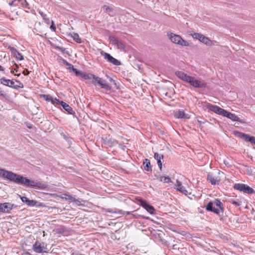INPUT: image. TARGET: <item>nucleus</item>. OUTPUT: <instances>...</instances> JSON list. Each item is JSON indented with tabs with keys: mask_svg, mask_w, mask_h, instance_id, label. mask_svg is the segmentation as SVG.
I'll list each match as a JSON object with an SVG mask.
<instances>
[{
	"mask_svg": "<svg viewBox=\"0 0 255 255\" xmlns=\"http://www.w3.org/2000/svg\"><path fill=\"white\" fill-rule=\"evenodd\" d=\"M206 209L209 211L213 212L219 216H223L224 209L223 204L219 199H215L214 202H209Z\"/></svg>",
	"mask_w": 255,
	"mask_h": 255,
	"instance_id": "nucleus-1",
	"label": "nucleus"
},
{
	"mask_svg": "<svg viewBox=\"0 0 255 255\" xmlns=\"http://www.w3.org/2000/svg\"><path fill=\"white\" fill-rule=\"evenodd\" d=\"M11 181L14 182L17 184H20L23 185L29 186L31 187H36L38 186L37 182L30 180L26 177L14 173Z\"/></svg>",
	"mask_w": 255,
	"mask_h": 255,
	"instance_id": "nucleus-2",
	"label": "nucleus"
},
{
	"mask_svg": "<svg viewBox=\"0 0 255 255\" xmlns=\"http://www.w3.org/2000/svg\"><path fill=\"white\" fill-rule=\"evenodd\" d=\"M168 37L171 41L176 44L184 46H188L189 45L188 42L185 41L182 37L177 34L173 33H168Z\"/></svg>",
	"mask_w": 255,
	"mask_h": 255,
	"instance_id": "nucleus-3",
	"label": "nucleus"
},
{
	"mask_svg": "<svg viewBox=\"0 0 255 255\" xmlns=\"http://www.w3.org/2000/svg\"><path fill=\"white\" fill-rule=\"evenodd\" d=\"M15 81L18 84V85H14V82L13 80L7 79L5 78H2L0 79V84L4 86H6L14 89H18L19 88H23V84L20 81L18 80H15Z\"/></svg>",
	"mask_w": 255,
	"mask_h": 255,
	"instance_id": "nucleus-4",
	"label": "nucleus"
},
{
	"mask_svg": "<svg viewBox=\"0 0 255 255\" xmlns=\"http://www.w3.org/2000/svg\"><path fill=\"white\" fill-rule=\"evenodd\" d=\"M191 35L193 38L198 39L200 42L205 44L207 46H211L213 44L212 40L201 33L194 32L193 33H191Z\"/></svg>",
	"mask_w": 255,
	"mask_h": 255,
	"instance_id": "nucleus-5",
	"label": "nucleus"
},
{
	"mask_svg": "<svg viewBox=\"0 0 255 255\" xmlns=\"http://www.w3.org/2000/svg\"><path fill=\"white\" fill-rule=\"evenodd\" d=\"M92 82L94 84L98 85L102 88L106 90L110 91L112 89L111 86L105 80H104L99 77H96L95 76V78L94 79V80L92 81Z\"/></svg>",
	"mask_w": 255,
	"mask_h": 255,
	"instance_id": "nucleus-6",
	"label": "nucleus"
},
{
	"mask_svg": "<svg viewBox=\"0 0 255 255\" xmlns=\"http://www.w3.org/2000/svg\"><path fill=\"white\" fill-rule=\"evenodd\" d=\"M33 250L37 253H45L47 250V245L41 241H37L33 245Z\"/></svg>",
	"mask_w": 255,
	"mask_h": 255,
	"instance_id": "nucleus-7",
	"label": "nucleus"
},
{
	"mask_svg": "<svg viewBox=\"0 0 255 255\" xmlns=\"http://www.w3.org/2000/svg\"><path fill=\"white\" fill-rule=\"evenodd\" d=\"M110 42L121 51H125L126 49V45L121 40L116 38L114 36H110L109 37Z\"/></svg>",
	"mask_w": 255,
	"mask_h": 255,
	"instance_id": "nucleus-8",
	"label": "nucleus"
},
{
	"mask_svg": "<svg viewBox=\"0 0 255 255\" xmlns=\"http://www.w3.org/2000/svg\"><path fill=\"white\" fill-rule=\"evenodd\" d=\"M101 54L104 58L108 60V62L112 63L113 64L119 66L121 64L120 61L112 56L110 54L102 51Z\"/></svg>",
	"mask_w": 255,
	"mask_h": 255,
	"instance_id": "nucleus-9",
	"label": "nucleus"
},
{
	"mask_svg": "<svg viewBox=\"0 0 255 255\" xmlns=\"http://www.w3.org/2000/svg\"><path fill=\"white\" fill-rule=\"evenodd\" d=\"M207 108L210 111L223 116H224L226 111L225 110L222 109L216 105H213L211 104H209L207 105Z\"/></svg>",
	"mask_w": 255,
	"mask_h": 255,
	"instance_id": "nucleus-10",
	"label": "nucleus"
},
{
	"mask_svg": "<svg viewBox=\"0 0 255 255\" xmlns=\"http://www.w3.org/2000/svg\"><path fill=\"white\" fill-rule=\"evenodd\" d=\"M224 117H227L228 119H231L233 121H237L242 124L245 123V121L244 120L240 119L238 116L236 115L231 113V112H228L226 110L225 113L224 115Z\"/></svg>",
	"mask_w": 255,
	"mask_h": 255,
	"instance_id": "nucleus-11",
	"label": "nucleus"
},
{
	"mask_svg": "<svg viewBox=\"0 0 255 255\" xmlns=\"http://www.w3.org/2000/svg\"><path fill=\"white\" fill-rule=\"evenodd\" d=\"M14 173L3 169H0V177L6 178L11 181Z\"/></svg>",
	"mask_w": 255,
	"mask_h": 255,
	"instance_id": "nucleus-12",
	"label": "nucleus"
},
{
	"mask_svg": "<svg viewBox=\"0 0 255 255\" xmlns=\"http://www.w3.org/2000/svg\"><path fill=\"white\" fill-rule=\"evenodd\" d=\"M13 205L10 203H0V212L8 213L13 208Z\"/></svg>",
	"mask_w": 255,
	"mask_h": 255,
	"instance_id": "nucleus-13",
	"label": "nucleus"
},
{
	"mask_svg": "<svg viewBox=\"0 0 255 255\" xmlns=\"http://www.w3.org/2000/svg\"><path fill=\"white\" fill-rule=\"evenodd\" d=\"M207 179L214 185H219L220 182V178L219 177L215 176L211 173L208 174Z\"/></svg>",
	"mask_w": 255,
	"mask_h": 255,
	"instance_id": "nucleus-14",
	"label": "nucleus"
},
{
	"mask_svg": "<svg viewBox=\"0 0 255 255\" xmlns=\"http://www.w3.org/2000/svg\"><path fill=\"white\" fill-rule=\"evenodd\" d=\"M238 133L241 138L245 139V140L250 142L252 144L255 145V137L241 132H238Z\"/></svg>",
	"mask_w": 255,
	"mask_h": 255,
	"instance_id": "nucleus-15",
	"label": "nucleus"
},
{
	"mask_svg": "<svg viewBox=\"0 0 255 255\" xmlns=\"http://www.w3.org/2000/svg\"><path fill=\"white\" fill-rule=\"evenodd\" d=\"M175 188L176 189V190L182 194L187 195L188 192L186 189V188L182 185V182H180L179 180H176V183L175 184Z\"/></svg>",
	"mask_w": 255,
	"mask_h": 255,
	"instance_id": "nucleus-16",
	"label": "nucleus"
},
{
	"mask_svg": "<svg viewBox=\"0 0 255 255\" xmlns=\"http://www.w3.org/2000/svg\"><path fill=\"white\" fill-rule=\"evenodd\" d=\"M21 200L23 203H25L27 205L30 207L40 206L39 205H37L38 203L37 201L34 200H30L26 197H21Z\"/></svg>",
	"mask_w": 255,
	"mask_h": 255,
	"instance_id": "nucleus-17",
	"label": "nucleus"
},
{
	"mask_svg": "<svg viewBox=\"0 0 255 255\" xmlns=\"http://www.w3.org/2000/svg\"><path fill=\"white\" fill-rule=\"evenodd\" d=\"M175 74L179 79L186 83L187 82L189 77H190V76L188 75L184 72L180 71H176Z\"/></svg>",
	"mask_w": 255,
	"mask_h": 255,
	"instance_id": "nucleus-18",
	"label": "nucleus"
},
{
	"mask_svg": "<svg viewBox=\"0 0 255 255\" xmlns=\"http://www.w3.org/2000/svg\"><path fill=\"white\" fill-rule=\"evenodd\" d=\"M141 206L149 213L153 214L155 212V209L153 207L148 204L145 201H141Z\"/></svg>",
	"mask_w": 255,
	"mask_h": 255,
	"instance_id": "nucleus-19",
	"label": "nucleus"
},
{
	"mask_svg": "<svg viewBox=\"0 0 255 255\" xmlns=\"http://www.w3.org/2000/svg\"><path fill=\"white\" fill-rule=\"evenodd\" d=\"M175 116L179 119H188L190 118V116L188 114H186L183 111L179 110L176 113Z\"/></svg>",
	"mask_w": 255,
	"mask_h": 255,
	"instance_id": "nucleus-20",
	"label": "nucleus"
},
{
	"mask_svg": "<svg viewBox=\"0 0 255 255\" xmlns=\"http://www.w3.org/2000/svg\"><path fill=\"white\" fill-rule=\"evenodd\" d=\"M10 51L13 56L17 60H22L23 59V56L15 48L10 47Z\"/></svg>",
	"mask_w": 255,
	"mask_h": 255,
	"instance_id": "nucleus-21",
	"label": "nucleus"
},
{
	"mask_svg": "<svg viewBox=\"0 0 255 255\" xmlns=\"http://www.w3.org/2000/svg\"><path fill=\"white\" fill-rule=\"evenodd\" d=\"M61 105L62 106L63 109L67 111L69 114L74 115L75 114L74 111L73 110V109L67 104L66 103L61 101Z\"/></svg>",
	"mask_w": 255,
	"mask_h": 255,
	"instance_id": "nucleus-22",
	"label": "nucleus"
},
{
	"mask_svg": "<svg viewBox=\"0 0 255 255\" xmlns=\"http://www.w3.org/2000/svg\"><path fill=\"white\" fill-rule=\"evenodd\" d=\"M154 158L157 160V163L160 170L162 169V162L161 159L163 158V155L162 154H158V153H154Z\"/></svg>",
	"mask_w": 255,
	"mask_h": 255,
	"instance_id": "nucleus-23",
	"label": "nucleus"
},
{
	"mask_svg": "<svg viewBox=\"0 0 255 255\" xmlns=\"http://www.w3.org/2000/svg\"><path fill=\"white\" fill-rule=\"evenodd\" d=\"M95 75L90 74V73H87L86 72H82V73L81 74L80 77L85 79V80H89V79H92V80H94V79L95 78Z\"/></svg>",
	"mask_w": 255,
	"mask_h": 255,
	"instance_id": "nucleus-24",
	"label": "nucleus"
},
{
	"mask_svg": "<svg viewBox=\"0 0 255 255\" xmlns=\"http://www.w3.org/2000/svg\"><path fill=\"white\" fill-rule=\"evenodd\" d=\"M61 198L65 199V200L70 201L71 202H79V200L75 199L74 197L72 196L67 194H63L61 196Z\"/></svg>",
	"mask_w": 255,
	"mask_h": 255,
	"instance_id": "nucleus-25",
	"label": "nucleus"
},
{
	"mask_svg": "<svg viewBox=\"0 0 255 255\" xmlns=\"http://www.w3.org/2000/svg\"><path fill=\"white\" fill-rule=\"evenodd\" d=\"M192 86L195 88H201L205 87L206 84L202 81L195 79Z\"/></svg>",
	"mask_w": 255,
	"mask_h": 255,
	"instance_id": "nucleus-26",
	"label": "nucleus"
},
{
	"mask_svg": "<svg viewBox=\"0 0 255 255\" xmlns=\"http://www.w3.org/2000/svg\"><path fill=\"white\" fill-rule=\"evenodd\" d=\"M143 164L144 169L147 171H151L152 169L150 166V162L148 159H144Z\"/></svg>",
	"mask_w": 255,
	"mask_h": 255,
	"instance_id": "nucleus-27",
	"label": "nucleus"
},
{
	"mask_svg": "<svg viewBox=\"0 0 255 255\" xmlns=\"http://www.w3.org/2000/svg\"><path fill=\"white\" fill-rule=\"evenodd\" d=\"M244 193H247V194H254L255 193V190L252 188L251 187H249L247 185L245 184V187H244L243 191Z\"/></svg>",
	"mask_w": 255,
	"mask_h": 255,
	"instance_id": "nucleus-28",
	"label": "nucleus"
},
{
	"mask_svg": "<svg viewBox=\"0 0 255 255\" xmlns=\"http://www.w3.org/2000/svg\"><path fill=\"white\" fill-rule=\"evenodd\" d=\"M18 2L20 3V5L24 8L27 9H29V4L26 0H17Z\"/></svg>",
	"mask_w": 255,
	"mask_h": 255,
	"instance_id": "nucleus-29",
	"label": "nucleus"
},
{
	"mask_svg": "<svg viewBox=\"0 0 255 255\" xmlns=\"http://www.w3.org/2000/svg\"><path fill=\"white\" fill-rule=\"evenodd\" d=\"M245 187V184L241 183H236L234 186V188L236 190H239L241 192L243 191L244 187Z\"/></svg>",
	"mask_w": 255,
	"mask_h": 255,
	"instance_id": "nucleus-30",
	"label": "nucleus"
},
{
	"mask_svg": "<svg viewBox=\"0 0 255 255\" xmlns=\"http://www.w3.org/2000/svg\"><path fill=\"white\" fill-rule=\"evenodd\" d=\"M229 202L232 204L235 205L236 206H239L241 205V201H240L239 199H231L229 200Z\"/></svg>",
	"mask_w": 255,
	"mask_h": 255,
	"instance_id": "nucleus-31",
	"label": "nucleus"
},
{
	"mask_svg": "<svg viewBox=\"0 0 255 255\" xmlns=\"http://www.w3.org/2000/svg\"><path fill=\"white\" fill-rule=\"evenodd\" d=\"M105 144L108 145L109 146H113L116 144L118 143V142L117 141V140H112V139H109L108 140H105Z\"/></svg>",
	"mask_w": 255,
	"mask_h": 255,
	"instance_id": "nucleus-32",
	"label": "nucleus"
},
{
	"mask_svg": "<svg viewBox=\"0 0 255 255\" xmlns=\"http://www.w3.org/2000/svg\"><path fill=\"white\" fill-rule=\"evenodd\" d=\"M71 250L70 255H85L81 252L77 250Z\"/></svg>",
	"mask_w": 255,
	"mask_h": 255,
	"instance_id": "nucleus-33",
	"label": "nucleus"
},
{
	"mask_svg": "<svg viewBox=\"0 0 255 255\" xmlns=\"http://www.w3.org/2000/svg\"><path fill=\"white\" fill-rule=\"evenodd\" d=\"M160 181L163 182L164 183H169L171 182L170 178L168 176H160Z\"/></svg>",
	"mask_w": 255,
	"mask_h": 255,
	"instance_id": "nucleus-34",
	"label": "nucleus"
},
{
	"mask_svg": "<svg viewBox=\"0 0 255 255\" xmlns=\"http://www.w3.org/2000/svg\"><path fill=\"white\" fill-rule=\"evenodd\" d=\"M70 66L72 67V70L73 71V72H74L75 75L77 76L80 77L82 71L78 70L77 69L75 68L72 65H70Z\"/></svg>",
	"mask_w": 255,
	"mask_h": 255,
	"instance_id": "nucleus-35",
	"label": "nucleus"
},
{
	"mask_svg": "<svg viewBox=\"0 0 255 255\" xmlns=\"http://www.w3.org/2000/svg\"><path fill=\"white\" fill-rule=\"evenodd\" d=\"M109 212H110V213H118V214H123V215L130 214V212H126V211H122V210H118V211L115 210V211H109Z\"/></svg>",
	"mask_w": 255,
	"mask_h": 255,
	"instance_id": "nucleus-36",
	"label": "nucleus"
},
{
	"mask_svg": "<svg viewBox=\"0 0 255 255\" xmlns=\"http://www.w3.org/2000/svg\"><path fill=\"white\" fill-rule=\"evenodd\" d=\"M72 37L74 40H75L77 42L79 43L81 42V39L80 38L79 36L77 33H74L72 35Z\"/></svg>",
	"mask_w": 255,
	"mask_h": 255,
	"instance_id": "nucleus-37",
	"label": "nucleus"
},
{
	"mask_svg": "<svg viewBox=\"0 0 255 255\" xmlns=\"http://www.w3.org/2000/svg\"><path fill=\"white\" fill-rule=\"evenodd\" d=\"M50 102L54 105H61V101H60L59 100H57L56 98H52Z\"/></svg>",
	"mask_w": 255,
	"mask_h": 255,
	"instance_id": "nucleus-38",
	"label": "nucleus"
},
{
	"mask_svg": "<svg viewBox=\"0 0 255 255\" xmlns=\"http://www.w3.org/2000/svg\"><path fill=\"white\" fill-rule=\"evenodd\" d=\"M103 8L105 10V11L107 12H113V9L109 6H107L106 5H104L103 6Z\"/></svg>",
	"mask_w": 255,
	"mask_h": 255,
	"instance_id": "nucleus-39",
	"label": "nucleus"
},
{
	"mask_svg": "<svg viewBox=\"0 0 255 255\" xmlns=\"http://www.w3.org/2000/svg\"><path fill=\"white\" fill-rule=\"evenodd\" d=\"M42 96L44 98V99L48 102H51V100L53 98L52 97L47 95H43Z\"/></svg>",
	"mask_w": 255,
	"mask_h": 255,
	"instance_id": "nucleus-40",
	"label": "nucleus"
},
{
	"mask_svg": "<svg viewBox=\"0 0 255 255\" xmlns=\"http://www.w3.org/2000/svg\"><path fill=\"white\" fill-rule=\"evenodd\" d=\"M195 80V79L194 77L190 76L187 83L190 84L192 86Z\"/></svg>",
	"mask_w": 255,
	"mask_h": 255,
	"instance_id": "nucleus-41",
	"label": "nucleus"
},
{
	"mask_svg": "<svg viewBox=\"0 0 255 255\" xmlns=\"http://www.w3.org/2000/svg\"><path fill=\"white\" fill-rule=\"evenodd\" d=\"M17 1V0H14L12 1L11 2L9 3V5H10V6H12V5L16 6V5H18V3H16Z\"/></svg>",
	"mask_w": 255,
	"mask_h": 255,
	"instance_id": "nucleus-42",
	"label": "nucleus"
},
{
	"mask_svg": "<svg viewBox=\"0 0 255 255\" xmlns=\"http://www.w3.org/2000/svg\"><path fill=\"white\" fill-rule=\"evenodd\" d=\"M106 77H107L110 82L113 83L114 84H116L115 80H113L110 76L106 75Z\"/></svg>",
	"mask_w": 255,
	"mask_h": 255,
	"instance_id": "nucleus-43",
	"label": "nucleus"
},
{
	"mask_svg": "<svg viewBox=\"0 0 255 255\" xmlns=\"http://www.w3.org/2000/svg\"><path fill=\"white\" fill-rule=\"evenodd\" d=\"M161 241L162 242V244L165 246H168L170 244L167 240H161Z\"/></svg>",
	"mask_w": 255,
	"mask_h": 255,
	"instance_id": "nucleus-44",
	"label": "nucleus"
},
{
	"mask_svg": "<svg viewBox=\"0 0 255 255\" xmlns=\"http://www.w3.org/2000/svg\"><path fill=\"white\" fill-rule=\"evenodd\" d=\"M29 73V72L27 70H24L22 72V74L24 75H28Z\"/></svg>",
	"mask_w": 255,
	"mask_h": 255,
	"instance_id": "nucleus-45",
	"label": "nucleus"
},
{
	"mask_svg": "<svg viewBox=\"0 0 255 255\" xmlns=\"http://www.w3.org/2000/svg\"><path fill=\"white\" fill-rule=\"evenodd\" d=\"M172 247L173 249H177L179 248L177 246V245H173Z\"/></svg>",
	"mask_w": 255,
	"mask_h": 255,
	"instance_id": "nucleus-46",
	"label": "nucleus"
},
{
	"mask_svg": "<svg viewBox=\"0 0 255 255\" xmlns=\"http://www.w3.org/2000/svg\"><path fill=\"white\" fill-rule=\"evenodd\" d=\"M0 96H4L3 91H2L0 88Z\"/></svg>",
	"mask_w": 255,
	"mask_h": 255,
	"instance_id": "nucleus-47",
	"label": "nucleus"
},
{
	"mask_svg": "<svg viewBox=\"0 0 255 255\" xmlns=\"http://www.w3.org/2000/svg\"><path fill=\"white\" fill-rule=\"evenodd\" d=\"M39 13L44 18V16H46V15L43 14L42 12H39Z\"/></svg>",
	"mask_w": 255,
	"mask_h": 255,
	"instance_id": "nucleus-48",
	"label": "nucleus"
},
{
	"mask_svg": "<svg viewBox=\"0 0 255 255\" xmlns=\"http://www.w3.org/2000/svg\"><path fill=\"white\" fill-rule=\"evenodd\" d=\"M64 62H65L66 64L67 65H68V66H70V65H71V64H70L68 62H67L66 61H64Z\"/></svg>",
	"mask_w": 255,
	"mask_h": 255,
	"instance_id": "nucleus-49",
	"label": "nucleus"
},
{
	"mask_svg": "<svg viewBox=\"0 0 255 255\" xmlns=\"http://www.w3.org/2000/svg\"><path fill=\"white\" fill-rule=\"evenodd\" d=\"M4 70V68L1 65H0V71H3Z\"/></svg>",
	"mask_w": 255,
	"mask_h": 255,
	"instance_id": "nucleus-50",
	"label": "nucleus"
},
{
	"mask_svg": "<svg viewBox=\"0 0 255 255\" xmlns=\"http://www.w3.org/2000/svg\"><path fill=\"white\" fill-rule=\"evenodd\" d=\"M50 28H52V29H53L54 30H55V27L54 26H53V25H51V26H50Z\"/></svg>",
	"mask_w": 255,
	"mask_h": 255,
	"instance_id": "nucleus-51",
	"label": "nucleus"
},
{
	"mask_svg": "<svg viewBox=\"0 0 255 255\" xmlns=\"http://www.w3.org/2000/svg\"><path fill=\"white\" fill-rule=\"evenodd\" d=\"M15 71H16L15 69H14V70H11V72L12 73H14V72H15Z\"/></svg>",
	"mask_w": 255,
	"mask_h": 255,
	"instance_id": "nucleus-52",
	"label": "nucleus"
},
{
	"mask_svg": "<svg viewBox=\"0 0 255 255\" xmlns=\"http://www.w3.org/2000/svg\"><path fill=\"white\" fill-rule=\"evenodd\" d=\"M68 68L70 70H72V67L71 66H69Z\"/></svg>",
	"mask_w": 255,
	"mask_h": 255,
	"instance_id": "nucleus-53",
	"label": "nucleus"
},
{
	"mask_svg": "<svg viewBox=\"0 0 255 255\" xmlns=\"http://www.w3.org/2000/svg\"><path fill=\"white\" fill-rule=\"evenodd\" d=\"M15 75L17 76H19L20 75V74H15Z\"/></svg>",
	"mask_w": 255,
	"mask_h": 255,
	"instance_id": "nucleus-54",
	"label": "nucleus"
}]
</instances>
